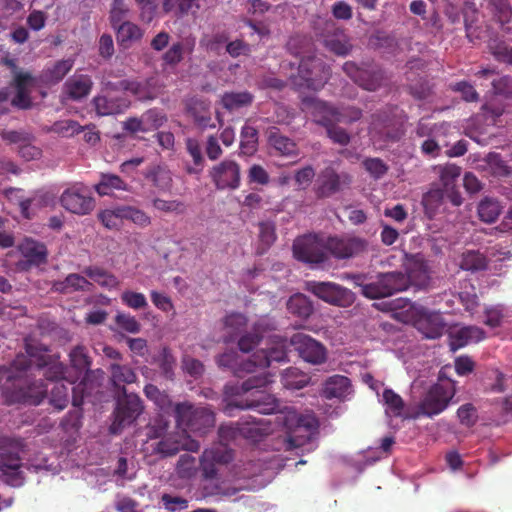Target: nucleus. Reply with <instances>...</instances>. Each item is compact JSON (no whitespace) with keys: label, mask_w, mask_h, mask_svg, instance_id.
I'll return each mask as SVG.
<instances>
[{"label":"nucleus","mask_w":512,"mask_h":512,"mask_svg":"<svg viewBox=\"0 0 512 512\" xmlns=\"http://www.w3.org/2000/svg\"><path fill=\"white\" fill-rule=\"evenodd\" d=\"M18 251L24 260L18 262L21 270H29L34 266H40L47 262L48 250L44 243L25 237L18 245Z\"/></svg>","instance_id":"nucleus-17"},{"label":"nucleus","mask_w":512,"mask_h":512,"mask_svg":"<svg viewBox=\"0 0 512 512\" xmlns=\"http://www.w3.org/2000/svg\"><path fill=\"white\" fill-rule=\"evenodd\" d=\"M385 412L391 417H401L405 407L404 400L394 390L386 388L382 394Z\"/></svg>","instance_id":"nucleus-48"},{"label":"nucleus","mask_w":512,"mask_h":512,"mask_svg":"<svg viewBox=\"0 0 512 512\" xmlns=\"http://www.w3.org/2000/svg\"><path fill=\"white\" fill-rule=\"evenodd\" d=\"M312 114L315 117V121L326 129L327 136L333 143L341 146H346L350 143V134L344 128L337 125L339 122H336L335 119L324 113H317L314 110H312Z\"/></svg>","instance_id":"nucleus-24"},{"label":"nucleus","mask_w":512,"mask_h":512,"mask_svg":"<svg viewBox=\"0 0 512 512\" xmlns=\"http://www.w3.org/2000/svg\"><path fill=\"white\" fill-rule=\"evenodd\" d=\"M271 382V375L267 372H262L249 377L241 384L226 385L225 393L227 395L238 396L253 390L254 393L252 394L253 397L249 400H230L225 407V411L230 414L234 408H240L253 409L259 414H278L276 422L285 429L288 447L298 448L318 428V421L315 416L299 414L292 408L285 407L282 410L280 402L273 395L262 390Z\"/></svg>","instance_id":"nucleus-1"},{"label":"nucleus","mask_w":512,"mask_h":512,"mask_svg":"<svg viewBox=\"0 0 512 512\" xmlns=\"http://www.w3.org/2000/svg\"><path fill=\"white\" fill-rule=\"evenodd\" d=\"M92 87L93 81L89 75L74 74L64 83L63 91L69 99L80 101L90 94Z\"/></svg>","instance_id":"nucleus-21"},{"label":"nucleus","mask_w":512,"mask_h":512,"mask_svg":"<svg viewBox=\"0 0 512 512\" xmlns=\"http://www.w3.org/2000/svg\"><path fill=\"white\" fill-rule=\"evenodd\" d=\"M370 124V132H375L384 140H394L395 136L391 133L390 127L392 126V119L385 111L374 113Z\"/></svg>","instance_id":"nucleus-44"},{"label":"nucleus","mask_w":512,"mask_h":512,"mask_svg":"<svg viewBox=\"0 0 512 512\" xmlns=\"http://www.w3.org/2000/svg\"><path fill=\"white\" fill-rule=\"evenodd\" d=\"M97 218L105 228L119 231L125 221L124 206L120 205L102 210L98 213Z\"/></svg>","instance_id":"nucleus-42"},{"label":"nucleus","mask_w":512,"mask_h":512,"mask_svg":"<svg viewBox=\"0 0 512 512\" xmlns=\"http://www.w3.org/2000/svg\"><path fill=\"white\" fill-rule=\"evenodd\" d=\"M141 116L147 132L157 130L167 121L166 115L158 108H151Z\"/></svg>","instance_id":"nucleus-58"},{"label":"nucleus","mask_w":512,"mask_h":512,"mask_svg":"<svg viewBox=\"0 0 512 512\" xmlns=\"http://www.w3.org/2000/svg\"><path fill=\"white\" fill-rule=\"evenodd\" d=\"M484 315V324L491 328H497L502 325L505 307L501 304L487 306L484 309Z\"/></svg>","instance_id":"nucleus-61"},{"label":"nucleus","mask_w":512,"mask_h":512,"mask_svg":"<svg viewBox=\"0 0 512 512\" xmlns=\"http://www.w3.org/2000/svg\"><path fill=\"white\" fill-rule=\"evenodd\" d=\"M384 80V72L382 69L374 66L362 68L355 83L368 91H376Z\"/></svg>","instance_id":"nucleus-39"},{"label":"nucleus","mask_w":512,"mask_h":512,"mask_svg":"<svg viewBox=\"0 0 512 512\" xmlns=\"http://www.w3.org/2000/svg\"><path fill=\"white\" fill-rule=\"evenodd\" d=\"M92 283L83 275L71 273L64 280L55 281L52 289L61 294H68L77 291H90Z\"/></svg>","instance_id":"nucleus-27"},{"label":"nucleus","mask_w":512,"mask_h":512,"mask_svg":"<svg viewBox=\"0 0 512 512\" xmlns=\"http://www.w3.org/2000/svg\"><path fill=\"white\" fill-rule=\"evenodd\" d=\"M330 74V67L322 59L314 55L302 56L294 83L299 87L317 91L329 80Z\"/></svg>","instance_id":"nucleus-5"},{"label":"nucleus","mask_w":512,"mask_h":512,"mask_svg":"<svg viewBox=\"0 0 512 512\" xmlns=\"http://www.w3.org/2000/svg\"><path fill=\"white\" fill-rule=\"evenodd\" d=\"M199 449L200 443L182 429L162 437L153 448L154 452L162 457L174 456L182 450L198 452Z\"/></svg>","instance_id":"nucleus-13"},{"label":"nucleus","mask_w":512,"mask_h":512,"mask_svg":"<svg viewBox=\"0 0 512 512\" xmlns=\"http://www.w3.org/2000/svg\"><path fill=\"white\" fill-rule=\"evenodd\" d=\"M100 196H110L115 191H129V185L118 175L101 173L99 182L94 186Z\"/></svg>","instance_id":"nucleus-32"},{"label":"nucleus","mask_w":512,"mask_h":512,"mask_svg":"<svg viewBox=\"0 0 512 512\" xmlns=\"http://www.w3.org/2000/svg\"><path fill=\"white\" fill-rule=\"evenodd\" d=\"M293 254L297 260L308 264H322L328 260L326 242L311 234L294 241Z\"/></svg>","instance_id":"nucleus-10"},{"label":"nucleus","mask_w":512,"mask_h":512,"mask_svg":"<svg viewBox=\"0 0 512 512\" xmlns=\"http://www.w3.org/2000/svg\"><path fill=\"white\" fill-rule=\"evenodd\" d=\"M232 459L233 453L227 444L218 443L203 451L200 457V469L204 480L210 481L205 485V490L209 495L232 496L236 493V489L217 477L218 466L226 465Z\"/></svg>","instance_id":"nucleus-3"},{"label":"nucleus","mask_w":512,"mask_h":512,"mask_svg":"<svg viewBox=\"0 0 512 512\" xmlns=\"http://www.w3.org/2000/svg\"><path fill=\"white\" fill-rule=\"evenodd\" d=\"M485 331L478 326H465L449 334V346L452 351H456L470 342H479L485 339Z\"/></svg>","instance_id":"nucleus-23"},{"label":"nucleus","mask_w":512,"mask_h":512,"mask_svg":"<svg viewBox=\"0 0 512 512\" xmlns=\"http://www.w3.org/2000/svg\"><path fill=\"white\" fill-rule=\"evenodd\" d=\"M165 13H174L177 17L195 16L199 9V0H163Z\"/></svg>","instance_id":"nucleus-35"},{"label":"nucleus","mask_w":512,"mask_h":512,"mask_svg":"<svg viewBox=\"0 0 512 512\" xmlns=\"http://www.w3.org/2000/svg\"><path fill=\"white\" fill-rule=\"evenodd\" d=\"M176 426L183 431L205 435L215 426V414L208 407H195L185 401L174 405L173 409Z\"/></svg>","instance_id":"nucleus-4"},{"label":"nucleus","mask_w":512,"mask_h":512,"mask_svg":"<svg viewBox=\"0 0 512 512\" xmlns=\"http://www.w3.org/2000/svg\"><path fill=\"white\" fill-rule=\"evenodd\" d=\"M145 396L152 401L163 414H168L174 409L169 395L159 390L154 384H147L144 387Z\"/></svg>","instance_id":"nucleus-46"},{"label":"nucleus","mask_w":512,"mask_h":512,"mask_svg":"<svg viewBox=\"0 0 512 512\" xmlns=\"http://www.w3.org/2000/svg\"><path fill=\"white\" fill-rule=\"evenodd\" d=\"M326 248L327 253L336 259H349L363 253L367 248V241L355 236L329 237Z\"/></svg>","instance_id":"nucleus-16"},{"label":"nucleus","mask_w":512,"mask_h":512,"mask_svg":"<svg viewBox=\"0 0 512 512\" xmlns=\"http://www.w3.org/2000/svg\"><path fill=\"white\" fill-rule=\"evenodd\" d=\"M260 246L257 249L258 254H264L276 241V226L271 221H263L258 224Z\"/></svg>","instance_id":"nucleus-50"},{"label":"nucleus","mask_w":512,"mask_h":512,"mask_svg":"<svg viewBox=\"0 0 512 512\" xmlns=\"http://www.w3.org/2000/svg\"><path fill=\"white\" fill-rule=\"evenodd\" d=\"M323 45L330 52L341 57L347 56L353 47L350 43V38L340 28H335L332 32L325 34Z\"/></svg>","instance_id":"nucleus-26"},{"label":"nucleus","mask_w":512,"mask_h":512,"mask_svg":"<svg viewBox=\"0 0 512 512\" xmlns=\"http://www.w3.org/2000/svg\"><path fill=\"white\" fill-rule=\"evenodd\" d=\"M486 162L494 176L507 177L512 173L511 167L507 165L499 153H489L486 157Z\"/></svg>","instance_id":"nucleus-60"},{"label":"nucleus","mask_w":512,"mask_h":512,"mask_svg":"<svg viewBox=\"0 0 512 512\" xmlns=\"http://www.w3.org/2000/svg\"><path fill=\"white\" fill-rule=\"evenodd\" d=\"M488 260L484 254L475 250H467L462 253L460 268L465 271L477 272L487 268Z\"/></svg>","instance_id":"nucleus-45"},{"label":"nucleus","mask_w":512,"mask_h":512,"mask_svg":"<svg viewBox=\"0 0 512 512\" xmlns=\"http://www.w3.org/2000/svg\"><path fill=\"white\" fill-rule=\"evenodd\" d=\"M241 436L253 442L261 441L265 436L271 434L274 430L270 422L254 417H247L241 421Z\"/></svg>","instance_id":"nucleus-25"},{"label":"nucleus","mask_w":512,"mask_h":512,"mask_svg":"<svg viewBox=\"0 0 512 512\" xmlns=\"http://www.w3.org/2000/svg\"><path fill=\"white\" fill-rule=\"evenodd\" d=\"M144 177L159 191L168 192L172 188V173L165 166L154 164L147 167Z\"/></svg>","instance_id":"nucleus-29"},{"label":"nucleus","mask_w":512,"mask_h":512,"mask_svg":"<svg viewBox=\"0 0 512 512\" xmlns=\"http://www.w3.org/2000/svg\"><path fill=\"white\" fill-rule=\"evenodd\" d=\"M310 382V376L296 367H289L281 374L282 385L291 390H299Z\"/></svg>","instance_id":"nucleus-40"},{"label":"nucleus","mask_w":512,"mask_h":512,"mask_svg":"<svg viewBox=\"0 0 512 512\" xmlns=\"http://www.w3.org/2000/svg\"><path fill=\"white\" fill-rule=\"evenodd\" d=\"M147 86L148 81L122 80L119 82L121 89L131 92L139 99H153L154 95L148 90Z\"/></svg>","instance_id":"nucleus-57"},{"label":"nucleus","mask_w":512,"mask_h":512,"mask_svg":"<svg viewBox=\"0 0 512 512\" xmlns=\"http://www.w3.org/2000/svg\"><path fill=\"white\" fill-rule=\"evenodd\" d=\"M169 427V421L160 414L152 423L147 426V436L149 439H161L166 436Z\"/></svg>","instance_id":"nucleus-64"},{"label":"nucleus","mask_w":512,"mask_h":512,"mask_svg":"<svg viewBox=\"0 0 512 512\" xmlns=\"http://www.w3.org/2000/svg\"><path fill=\"white\" fill-rule=\"evenodd\" d=\"M196 458L189 454H183L179 457L176 464V473L181 479H190L196 473Z\"/></svg>","instance_id":"nucleus-59"},{"label":"nucleus","mask_w":512,"mask_h":512,"mask_svg":"<svg viewBox=\"0 0 512 512\" xmlns=\"http://www.w3.org/2000/svg\"><path fill=\"white\" fill-rule=\"evenodd\" d=\"M418 331L427 339L440 338L445 330L446 323L440 313L422 315L416 322Z\"/></svg>","instance_id":"nucleus-22"},{"label":"nucleus","mask_w":512,"mask_h":512,"mask_svg":"<svg viewBox=\"0 0 512 512\" xmlns=\"http://www.w3.org/2000/svg\"><path fill=\"white\" fill-rule=\"evenodd\" d=\"M258 148V130L245 124L240 133V151L241 154L251 156Z\"/></svg>","instance_id":"nucleus-47"},{"label":"nucleus","mask_w":512,"mask_h":512,"mask_svg":"<svg viewBox=\"0 0 512 512\" xmlns=\"http://www.w3.org/2000/svg\"><path fill=\"white\" fill-rule=\"evenodd\" d=\"M208 175L217 190H236L241 184L240 164L231 159L212 166Z\"/></svg>","instance_id":"nucleus-11"},{"label":"nucleus","mask_w":512,"mask_h":512,"mask_svg":"<svg viewBox=\"0 0 512 512\" xmlns=\"http://www.w3.org/2000/svg\"><path fill=\"white\" fill-rule=\"evenodd\" d=\"M353 177L346 171H338L333 166L323 168L314 184V193L318 199L330 198L348 189Z\"/></svg>","instance_id":"nucleus-8"},{"label":"nucleus","mask_w":512,"mask_h":512,"mask_svg":"<svg viewBox=\"0 0 512 512\" xmlns=\"http://www.w3.org/2000/svg\"><path fill=\"white\" fill-rule=\"evenodd\" d=\"M351 390V382L348 377L333 375L329 377L323 387V396L326 399L345 398Z\"/></svg>","instance_id":"nucleus-31"},{"label":"nucleus","mask_w":512,"mask_h":512,"mask_svg":"<svg viewBox=\"0 0 512 512\" xmlns=\"http://www.w3.org/2000/svg\"><path fill=\"white\" fill-rule=\"evenodd\" d=\"M68 402V387L64 383H54L51 389L50 404L61 411L67 407Z\"/></svg>","instance_id":"nucleus-62"},{"label":"nucleus","mask_w":512,"mask_h":512,"mask_svg":"<svg viewBox=\"0 0 512 512\" xmlns=\"http://www.w3.org/2000/svg\"><path fill=\"white\" fill-rule=\"evenodd\" d=\"M123 206L125 221H129L142 229L151 225L152 219L145 211L131 205Z\"/></svg>","instance_id":"nucleus-55"},{"label":"nucleus","mask_w":512,"mask_h":512,"mask_svg":"<svg viewBox=\"0 0 512 512\" xmlns=\"http://www.w3.org/2000/svg\"><path fill=\"white\" fill-rule=\"evenodd\" d=\"M92 103L96 113L100 116L123 113L129 106L128 100L120 97L108 98L106 96H96L93 98Z\"/></svg>","instance_id":"nucleus-28"},{"label":"nucleus","mask_w":512,"mask_h":512,"mask_svg":"<svg viewBox=\"0 0 512 512\" xmlns=\"http://www.w3.org/2000/svg\"><path fill=\"white\" fill-rule=\"evenodd\" d=\"M303 104L307 108L314 110L317 113H324L325 115L335 119L336 122L340 123L351 124L362 117V110L360 108L348 106L340 109L315 97L304 98Z\"/></svg>","instance_id":"nucleus-15"},{"label":"nucleus","mask_w":512,"mask_h":512,"mask_svg":"<svg viewBox=\"0 0 512 512\" xmlns=\"http://www.w3.org/2000/svg\"><path fill=\"white\" fill-rule=\"evenodd\" d=\"M152 206L159 212L175 215H183L187 211L186 204L178 199L165 200L162 198H154Z\"/></svg>","instance_id":"nucleus-52"},{"label":"nucleus","mask_w":512,"mask_h":512,"mask_svg":"<svg viewBox=\"0 0 512 512\" xmlns=\"http://www.w3.org/2000/svg\"><path fill=\"white\" fill-rule=\"evenodd\" d=\"M21 468L22 462L17 453L0 451V471L3 473L6 483L14 487L21 486L24 482Z\"/></svg>","instance_id":"nucleus-19"},{"label":"nucleus","mask_w":512,"mask_h":512,"mask_svg":"<svg viewBox=\"0 0 512 512\" xmlns=\"http://www.w3.org/2000/svg\"><path fill=\"white\" fill-rule=\"evenodd\" d=\"M287 310L297 317L306 319L313 313L314 307L307 296L297 293L287 301Z\"/></svg>","instance_id":"nucleus-43"},{"label":"nucleus","mask_w":512,"mask_h":512,"mask_svg":"<svg viewBox=\"0 0 512 512\" xmlns=\"http://www.w3.org/2000/svg\"><path fill=\"white\" fill-rule=\"evenodd\" d=\"M60 204L65 210L77 215H87L95 207L94 198L83 185L65 189L60 197Z\"/></svg>","instance_id":"nucleus-14"},{"label":"nucleus","mask_w":512,"mask_h":512,"mask_svg":"<svg viewBox=\"0 0 512 512\" xmlns=\"http://www.w3.org/2000/svg\"><path fill=\"white\" fill-rule=\"evenodd\" d=\"M247 360H239V356L236 351H226L217 357V364L220 367L229 368L235 371L240 376L241 372L249 373L245 369V363Z\"/></svg>","instance_id":"nucleus-54"},{"label":"nucleus","mask_w":512,"mask_h":512,"mask_svg":"<svg viewBox=\"0 0 512 512\" xmlns=\"http://www.w3.org/2000/svg\"><path fill=\"white\" fill-rule=\"evenodd\" d=\"M73 65L74 61L71 59L56 61L52 66L43 70L42 77L47 83H59L72 70Z\"/></svg>","instance_id":"nucleus-41"},{"label":"nucleus","mask_w":512,"mask_h":512,"mask_svg":"<svg viewBox=\"0 0 512 512\" xmlns=\"http://www.w3.org/2000/svg\"><path fill=\"white\" fill-rule=\"evenodd\" d=\"M458 297L465 311L471 314H473L480 305L476 288L469 281L464 282L462 290L458 293Z\"/></svg>","instance_id":"nucleus-51"},{"label":"nucleus","mask_w":512,"mask_h":512,"mask_svg":"<svg viewBox=\"0 0 512 512\" xmlns=\"http://www.w3.org/2000/svg\"><path fill=\"white\" fill-rule=\"evenodd\" d=\"M289 342L303 361L311 365H321L326 362V347L310 335L301 332L295 333Z\"/></svg>","instance_id":"nucleus-12"},{"label":"nucleus","mask_w":512,"mask_h":512,"mask_svg":"<svg viewBox=\"0 0 512 512\" xmlns=\"http://www.w3.org/2000/svg\"><path fill=\"white\" fill-rule=\"evenodd\" d=\"M288 360L287 350L284 344H277L269 349L256 351L245 363L248 372H255L256 368L265 369L272 362H285Z\"/></svg>","instance_id":"nucleus-18"},{"label":"nucleus","mask_w":512,"mask_h":512,"mask_svg":"<svg viewBox=\"0 0 512 512\" xmlns=\"http://www.w3.org/2000/svg\"><path fill=\"white\" fill-rule=\"evenodd\" d=\"M82 273L99 286L109 290L116 288L119 284L114 274L99 266H87L83 269Z\"/></svg>","instance_id":"nucleus-38"},{"label":"nucleus","mask_w":512,"mask_h":512,"mask_svg":"<svg viewBox=\"0 0 512 512\" xmlns=\"http://www.w3.org/2000/svg\"><path fill=\"white\" fill-rule=\"evenodd\" d=\"M111 382L117 388V394L121 393V388L125 384H132L137 380L135 371L128 365L112 363L109 367Z\"/></svg>","instance_id":"nucleus-36"},{"label":"nucleus","mask_w":512,"mask_h":512,"mask_svg":"<svg viewBox=\"0 0 512 512\" xmlns=\"http://www.w3.org/2000/svg\"><path fill=\"white\" fill-rule=\"evenodd\" d=\"M194 43L177 41L173 43L170 48L163 54V61L169 66H176L183 58L186 51L191 52L193 50Z\"/></svg>","instance_id":"nucleus-49"},{"label":"nucleus","mask_w":512,"mask_h":512,"mask_svg":"<svg viewBox=\"0 0 512 512\" xmlns=\"http://www.w3.org/2000/svg\"><path fill=\"white\" fill-rule=\"evenodd\" d=\"M254 95L249 91L225 92L221 96V104L227 111H237L252 105Z\"/></svg>","instance_id":"nucleus-34"},{"label":"nucleus","mask_w":512,"mask_h":512,"mask_svg":"<svg viewBox=\"0 0 512 512\" xmlns=\"http://www.w3.org/2000/svg\"><path fill=\"white\" fill-rule=\"evenodd\" d=\"M501 206L497 200L485 198L478 205V215L486 223L494 222L500 215Z\"/></svg>","instance_id":"nucleus-53"},{"label":"nucleus","mask_w":512,"mask_h":512,"mask_svg":"<svg viewBox=\"0 0 512 512\" xmlns=\"http://www.w3.org/2000/svg\"><path fill=\"white\" fill-rule=\"evenodd\" d=\"M228 41V36L225 32H217L212 35H204L200 40V46L207 52L220 54L223 45Z\"/></svg>","instance_id":"nucleus-56"},{"label":"nucleus","mask_w":512,"mask_h":512,"mask_svg":"<svg viewBox=\"0 0 512 512\" xmlns=\"http://www.w3.org/2000/svg\"><path fill=\"white\" fill-rule=\"evenodd\" d=\"M415 264L417 271L409 270L408 274L398 271L379 274L375 281L363 286V296L368 299L385 298L405 291L411 284L419 287L427 285L429 275L425 262L421 260Z\"/></svg>","instance_id":"nucleus-2"},{"label":"nucleus","mask_w":512,"mask_h":512,"mask_svg":"<svg viewBox=\"0 0 512 512\" xmlns=\"http://www.w3.org/2000/svg\"><path fill=\"white\" fill-rule=\"evenodd\" d=\"M185 149L193 162L192 165H186V172L190 175H198L202 173L205 166V158L198 140L194 138H187L185 141Z\"/></svg>","instance_id":"nucleus-37"},{"label":"nucleus","mask_w":512,"mask_h":512,"mask_svg":"<svg viewBox=\"0 0 512 512\" xmlns=\"http://www.w3.org/2000/svg\"><path fill=\"white\" fill-rule=\"evenodd\" d=\"M455 395L452 382L437 383L430 387L423 399L419 402L413 418L426 416L432 418L442 413Z\"/></svg>","instance_id":"nucleus-6"},{"label":"nucleus","mask_w":512,"mask_h":512,"mask_svg":"<svg viewBox=\"0 0 512 512\" xmlns=\"http://www.w3.org/2000/svg\"><path fill=\"white\" fill-rule=\"evenodd\" d=\"M140 397L134 393H127L125 387L117 394L116 407L113 412L114 421L110 427L113 433L120 432L124 427L131 425L143 412Z\"/></svg>","instance_id":"nucleus-7"},{"label":"nucleus","mask_w":512,"mask_h":512,"mask_svg":"<svg viewBox=\"0 0 512 512\" xmlns=\"http://www.w3.org/2000/svg\"><path fill=\"white\" fill-rule=\"evenodd\" d=\"M268 143L281 155H298V148L296 143L289 137L282 135L277 127H271L268 130Z\"/></svg>","instance_id":"nucleus-33"},{"label":"nucleus","mask_w":512,"mask_h":512,"mask_svg":"<svg viewBox=\"0 0 512 512\" xmlns=\"http://www.w3.org/2000/svg\"><path fill=\"white\" fill-rule=\"evenodd\" d=\"M118 45L123 49H129L134 43L140 41L144 31L137 24L126 21L114 29Z\"/></svg>","instance_id":"nucleus-30"},{"label":"nucleus","mask_w":512,"mask_h":512,"mask_svg":"<svg viewBox=\"0 0 512 512\" xmlns=\"http://www.w3.org/2000/svg\"><path fill=\"white\" fill-rule=\"evenodd\" d=\"M72 366L79 370L85 371L90 368L91 360L88 356L87 349L84 346H76L69 354Z\"/></svg>","instance_id":"nucleus-63"},{"label":"nucleus","mask_w":512,"mask_h":512,"mask_svg":"<svg viewBox=\"0 0 512 512\" xmlns=\"http://www.w3.org/2000/svg\"><path fill=\"white\" fill-rule=\"evenodd\" d=\"M461 175V168L455 164H447L440 167V181L445 189L447 200L454 206L462 204L461 193L456 188V183Z\"/></svg>","instance_id":"nucleus-20"},{"label":"nucleus","mask_w":512,"mask_h":512,"mask_svg":"<svg viewBox=\"0 0 512 512\" xmlns=\"http://www.w3.org/2000/svg\"><path fill=\"white\" fill-rule=\"evenodd\" d=\"M305 290L331 305L348 307L355 301V294L346 287L329 281H307Z\"/></svg>","instance_id":"nucleus-9"}]
</instances>
